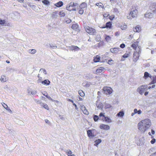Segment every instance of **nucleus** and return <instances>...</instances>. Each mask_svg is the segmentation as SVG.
I'll use <instances>...</instances> for the list:
<instances>
[{"instance_id": "f257e3e1", "label": "nucleus", "mask_w": 156, "mask_h": 156, "mask_svg": "<svg viewBox=\"0 0 156 156\" xmlns=\"http://www.w3.org/2000/svg\"><path fill=\"white\" fill-rule=\"evenodd\" d=\"M151 124V120L149 119H146L143 120L138 123V129L141 132L144 133L149 128Z\"/></svg>"}, {"instance_id": "f03ea898", "label": "nucleus", "mask_w": 156, "mask_h": 156, "mask_svg": "<svg viewBox=\"0 0 156 156\" xmlns=\"http://www.w3.org/2000/svg\"><path fill=\"white\" fill-rule=\"evenodd\" d=\"M84 29L90 35H94L96 33L95 29L89 26H85Z\"/></svg>"}, {"instance_id": "7ed1b4c3", "label": "nucleus", "mask_w": 156, "mask_h": 156, "mask_svg": "<svg viewBox=\"0 0 156 156\" xmlns=\"http://www.w3.org/2000/svg\"><path fill=\"white\" fill-rule=\"evenodd\" d=\"M105 113H100L99 116L100 117H103V118L101 119V120L103 121H105L109 123L111 122H112V120L110 119V118L106 117L105 116L104 114Z\"/></svg>"}, {"instance_id": "20e7f679", "label": "nucleus", "mask_w": 156, "mask_h": 156, "mask_svg": "<svg viewBox=\"0 0 156 156\" xmlns=\"http://www.w3.org/2000/svg\"><path fill=\"white\" fill-rule=\"evenodd\" d=\"M140 53V50L138 52H134L133 58V60L134 62H136L139 59Z\"/></svg>"}, {"instance_id": "39448f33", "label": "nucleus", "mask_w": 156, "mask_h": 156, "mask_svg": "<svg viewBox=\"0 0 156 156\" xmlns=\"http://www.w3.org/2000/svg\"><path fill=\"white\" fill-rule=\"evenodd\" d=\"M103 90L106 94H110L112 93L113 91L112 89L108 87H104L103 88Z\"/></svg>"}, {"instance_id": "423d86ee", "label": "nucleus", "mask_w": 156, "mask_h": 156, "mask_svg": "<svg viewBox=\"0 0 156 156\" xmlns=\"http://www.w3.org/2000/svg\"><path fill=\"white\" fill-rule=\"evenodd\" d=\"M147 88V85H141L138 88L137 91L140 94H142Z\"/></svg>"}, {"instance_id": "0eeeda50", "label": "nucleus", "mask_w": 156, "mask_h": 156, "mask_svg": "<svg viewBox=\"0 0 156 156\" xmlns=\"http://www.w3.org/2000/svg\"><path fill=\"white\" fill-rule=\"evenodd\" d=\"M76 6V4H74L73 2H71L69 5L67 6L66 7V9L70 11H73L76 10V9L74 8V7Z\"/></svg>"}, {"instance_id": "6e6552de", "label": "nucleus", "mask_w": 156, "mask_h": 156, "mask_svg": "<svg viewBox=\"0 0 156 156\" xmlns=\"http://www.w3.org/2000/svg\"><path fill=\"white\" fill-rule=\"evenodd\" d=\"M138 11L137 10L135 9L131 10L130 12L129 15L132 18L136 17L137 16Z\"/></svg>"}, {"instance_id": "1a4fd4ad", "label": "nucleus", "mask_w": 156, "mask_h": 156, "mask_svg": "<svg viewBox=\"0 0 156 156\" xmlns=\"http://www.w3.org/2000/svg\"><path fill=\"white\" fill-rule=\"evenodd\" d=\"M149 9L153 13L156 14V2L152 4L150 6Z\"/></svg>"}, {"instance_id": "9d476101", "label": "nucleus", "mask_w": 156, "mask_h": 156, "mask_svg": "<svg viewBox=\"0 0 156 156\" xmlns=\"http://www.w3.org/2000/svg\"><path fill=\"white\" fill-rule=\"evenodd\" d=\"M121 51L119 48H114L110 49V51L114 54H117Z\"/></svg>"}, {"instance_id": "9b49d317", "label": "nucleus", "mask_w": 156, "mask_h": 156, "mask_svg": "<svg viewBox=\"0 0 156 156\" xmlns=\"http://www.w3.org/2000/svg\"><path fill=\"white\" fill-rule=\"evenodd\" d=\"M99 127L101 129L106 130H108L110 129V126L108 125L103 124L100 125Z\"/></svg>"}, {"instance_id": "f8f14e48", "label": "nucleus", "mask_w": 156, "mask_h": 156, "mask_svg": "<svg viewBox=\"0 0 156 156\" xmlns=\"http://www.w3.org/2000/svg\"><path fill=\"white\" fill-rule=\"evenodd\" d=\"M80 108L82 110L83 112L85 114L88 115L89 114L88 112L86 109L85 107L83 105L80 106Z\"/></svg>"}, {"instance_id": "ddd939ff", "label": "nucleus", "mask_w": 156, "mask_h": 156, "mask_svg": "<svg viewBox=\"0 0 156 156\" xmlns=\"http://www.w3.org/2000/svg\"><path fill=\"white\" fill-rule=\"evenodd\" d=\"M112 27V24L110 22H108L106 23L105 26L101 27L102 28H109L111 29Z\"/></svg>"}, {"instance_id": "4468645a", "label": "nucleus", "mask_w": 156, "mask_h": 156, "mask_svg": "<svg viewBox=\"0 0 156 156\" xmlns=\"http://www.w3.org/2000/svg\"><path fill=\"white\" fill-rule=\"evenodd\" d=\"M141 30V27L139 25L136 26L133 28V30L135 32H140Z\"/></svg>"}, {"instance_id": "2eb2a0df", "label": "nucleus", "mask_w": 156, "mask_h": 156, "mask_svg": "<svg viewBox=\"0 0 156 156\" xmlns=\"http://www.w3.org/2000/svg\"><path fill=\"white\" fill-rule=\"evenodd\" d=\"M101 58L99 55H97L94 57L93 61L95 62H100Z\"/></svg>"}, {"instance_id": "dca6fc26", "label": "nucleus", "mask_w": 156, "mask_h": 156, "mask_svg": "<svg viewBox=\"0 0 156 156\" xmlns=\"http://www.w3.org/2000/svg\"><path fill=\"white\" fill-rule=\"evenodd\" d=\"M152 76L150 75L147 72H145L144 73V75L143 78L145 79H147L148 77H150L151 79H152Z\"/></svg>"}, {"instance_id": "f3484780", "label": "nucleus", "mask_w": 156, "mask_h": 156, "mask_svg": "<svg viewBox=\"0 0 156 156\" xmlns=\"http://www.w3.org/2000/svg\"><path fill=\"white\" fill-rule=\"evenodd\" d=\"M139 42L138 41H136L134 42L131 45V47H132L134 50H136V48L138 45Z\"/></svg>"}, {"instance_id": "a211bd4d", "label": "nucleus", "mask_w": 156, "mask_h": 156, "mask_svg": "<svg viewBox=\"0 0 156 156\" xmlns=\"http://www.w3.org/2000/svg\"><path fill=\"white\" fill-rule=\"evenodd\" d=\"M152 80L151 82L149 83V85L154 84L156 83V75L154 76H152Z\"/></svg>"}, {"instance_id": "6ab92c4d", "label": "nucleus", "mask_w": 156, "mask_h": 156, "mask_svg": "<svg viewBox=\"0 0 156 156\" xmlns=\"http://www.w3.org/2000/svg\"><path fill=\"white\" fill-rule=\"evenodd\" d=\"M95 5L98 6L99 8H102V9H104V5L101 2L96 3L95 4Z\"/></svg>"}, {"instance_id": "aec40b11", "label": "nucleus", "mask_w": 156, "mask_h": 156, "mask_svg": "<svg viewBox=\"0 0 156 156\" xmlns=\"http://www.w3.org/2000/svg\"><path fill=\"white\" fill-rule=\"evenodd\" d=\"M87 133L88 135V136L89 137H94V134H93L91 130H88L87 131Z\"/></svg>"}, {"instance_id": "412c9836", "label": "nucleus", "mask_w": 156, "mask_h": 156, "mask_svg": "<svg viewBox=\"0 0 156 156\" xmlns=\"http://www.w3.org/2000/svg\"><path fill=\"white\" fill-rule=\"evenodd\" d=\"M87 3L84 2L81 4L80 5V8L83 9L87 8Z\"/></svg>"}, {"instance_id": "4be33fe9", "label": "nucleus", "mask_w": 156, "mask_h": 156, "mask_svg": "<svg viewBox=\"0 0 156 156\" xmlns=\"http://www.w3.org/2000/svg\"><path fill=\"white\" fill-rule=\"evenodd\" d=\"M152 13L151 12L147 13L145 14V17L148 18H151L153 17Z\"/></svg>"}, {"instance_id": "5701e85b", "label": "nucleus", "mask_w": 156, "mask_h": 156, "mask_svg": "<svg viewBox=\"0 0 156 156\" xmlns=\"http://www.w3.org/2000/svg\"><path fill=\"white\" fill-rule=\"evenodd\" d=\"M63 2L62 1H59V2L56 3L55 4V5L58 7H60L63 5Z\"/></svg>"}, {"instance_id": "b1692460", "label": "nucleus", "mask_w": 156, "mask_h": 156, "mask_svg": "<svg viewBox=\"0 0 156 156\" xmlns=\"http://www.w3.org/2000/svg\"><path fill=\"white\" fill-rule=\"evenodd\" d=\"M50 83V81L48 80H45L41 82L42 84L46 85H48Z\"/></svg>"}, {"instance_id": "393cba45", "label": "nucleus", "mask_w": 156, "mask_h": 156, "mask_svg": "<svg viewBox=\"0 0 156 156\" xmlns=\"http://www.w3.org/2000/svg\"><path fill=\"white\" fill-rule=\"evenodd\" d=\"M78 25L77 24H73L72 25V28L76 30L78 29Z\"/></svg>"}, {"instance_id": "a878e982", "label": "nucleus", "mask_w": 156, "mask_h": 156, "mask_svg": "<svg viewBox=\"0 0 156 156\" xmlns=\"http://www.w3.org/2000/svg\"><path fill=\"white\" fill-rule=\"evenodd\" d=\"M104 69V68L103 67H100L98 68L96 70V72L97 73H101L103 70Z\"/></svg>"}, {"instance_id": "bb28decb", "label": "nucleus", "mask_w": 156, "mask_h": 156, "mask_svg": "<svg viewBox=\"0 0 156 156\" xmlns=\"http://www.w3.org/2000/svg\"><path fill=\"white\" fill-rule=\"evenodd\" d=\"M105 39L107 42H110L111 40V37L109 36L106 35Z\"/></svg>"}, {"instance_id": "cd10ccee", "label": "nucleus", "mask_w": 156, "mask_h": 156, "mask_svg": "<svg viewBox=\"0 0 156 156\" xmlns=\"http://www.w3.org/2000/svg\"><path fill=\"white\" fill-rule=\"evenodd\" d=\"M71 48L72 50H79L80 49L77 46H71Z\"/></svg>"}, {"instance_id": "c85d7f7f", "label": "nucleus", "mask_w": 156, "mask_h": 156, "mask_svg": "<svg viewBox=\"0 0 156 156\" xmlns=\"http://www.w3.org/2000/svg\"><path fill=\"white\" fill-rule=\"evenodd\" d=\"M2 105L5 108L9 111L11 112V110L8 107L7 105L4 103H3Z\"/></svg>"}, {"instance_id": "c756f323", "label": "nucleus", "mask_w": 156, "mask_h": 156, "mask_svg": "<svg viewBox=\"0 0 156 156\" xmlns=\"http://www.w3.org/2000/svg\"><path fill=\"white\" fill-rule=\"evenodd\" d=\"M66 153L68 156H70L73 154V152L70 150H67L66 151Z\"/></svg>"}, {"instance_id": "7c9ffc66", "label": "nucleus", "mask_w": 156, "mask_h": 156, "mask_svg": "<svg viewBox=\"0 0 156 156\" xmlns=\"http://www.w3.org/2000/svg\"><path fill=\"white\" fill-rule=\"evenodd\" d=\"M5 21V20H2L0 18V25L2 26H6Z\"/></svg>"}, {"instance_id": "2f4dec72", "label": "nucleus", "mask_w": 156, "mask_h": 156, "mask_svg": "<svg viewBox=\"0 0 156 156\" xmlns=\"http://www.w3.org/2000/svg\"><path fill=\"white\" fill-rule=\"evenodd\" d=\"M101 142V140L100 139H98L95 141L94 145L97 146Z\"/></svg>"}, {"instance_id": "473e14b6", "label": "nucleus", "mask_w": 156, "mask_h": 156, "mask_svg": "<svg viewBox=\"0 0 156 156\" xmlns=\"http://www.w3.org/2000/svg\"><path fill=\"white\" fill-rule=\"evenodd\" d=\"M79 94L82 97H83L85 95V94L82 90H80L78 91Z\"/></svg>"}, {"instance_id": "72a5a7b5", "label": "nucleus", "mask_w": 156, "mask_h": 156, "mask_svg": "<svg viewBox=\"0 0 156 156\" xmlns=\"http://www.w3.org/2000/svg\"><path fill=\"white\" fill-rule=\"evenodd\" d=\"M42 2L44 4L46 5H48L50 4L48 0H43Z\"/></svg>"}, {"instance_id": "f704fd0d", "label": "nucleus", "mask_w": 156, "mask_h": 156, "mask_svg": "<svg viewBox=\"0 0 156 156\" xmlns=\"http://www.w3.org/2000/svg\"><path fill=\"white\" fill-rule=\"evenodd\" d=\"M0 80L2 82H5L7 81V79L5 76H1Z\"/></svg>"}, {"instance_id": "c9c22d12", "label": "nucleus", "mask_w": 156, "mask_h": 156, "mask_svg": "<svg viewBox=\"0 0 156 156\" xmlns=\"http://www.w3.org/2000/svg\"><path fill=\"white\" fill-rule=\"evenodd\" d=\"M130 54V52H128L126 53L124 55H122V57L124 58H126L129 57Z\"/></svg>"}, {"instance_id": "e433bc0d", "label": "nucleus", "mask_w": 156, "mask_h": 156, "mask_svg": "<svg viewBox=\"0 0 156 156\" xmlns=\"http://www.w3.org/2000/svg\"><path fill=\"white\" fill-rule=\"evenodd\" d=\"M117 115L119 117H122L124 115V113L122 111L120 112L118 114H117Z\"/></svg>"}, {"instance_id": "4c0bfd02", "label": "nucleus", "mask_w": 156, "mask_h": 156, "mask_svg": "<svg viewBox=\"0 0 156 156\" xmlns=\"http://www.w3.org/2000/svg\"><path fill=\"white\" fill-rule=\"evenodd\" d=\"M59 15L60 16L63 17L65 16V14L63 11H62L59 12Z\"/></svg>"}, {"instance_id": "58836bf2", "label": "nucleus", "mask_w": 156, "mask_h": 156, "mask_svg": "<svg viewBox=\"0 0 156 156\" xmlns=\"http://www.w3.org/2000/svg\"><path fill=\"white\" fill-rule=\"evenodd\" d=\"M43 107L45 109H46L48 110H49V108L47 104H44L43 105Z\"/></svg>"}, {"instance_id": "ea45409f", "label": "nucleus", "mask_w": 156, "mask_h": 156, "mask_svg": "<svg viewBox=\"0 0 156 156\" xmlns=\"http://www.w3.org/2000/svg\"><path fill=\"white\" fill-rule=\"evenodd\" d=\"M30 51H31L30 53L31 54H34L37 51L36 50L34 49H30Z\"/></svg>"}, {"instance_id": "a19ab883", "label": "nucleus", "mask_w": 156, "mask_h": 156, "mask_svg": "<svg viewBox=\"0 0 156 156\" xmlns=\"http://www.w3.org/2000/svg\"><path fill=\"white\" fill-rule=\"evenodd\" d=\"M84 12V10L83 9L80 8L79 11V13L80 14H82Z\"/></svg>"}, {"instance_id": "79ce46f5", "label": "nucleus", "mask_w": 156, "mask_h": 156, "mask_svg": "<svg viewBox=\"0 0 156 156\" xmlns=\"http://www.w3.org/2000/svg\"><path fill=\"white\" fill-rule=\"evenodd\" d=\"M71 20L70 19H69L67 18V19H66L65 20V22L67 23H71Z\"/></svg>"}, {"instance_id": "37998d69", "label": "nucleus", "mask_w": 156, "mask_h": 156, "mask_svg": "<svg viewBox=\"0 0 156 156\" xmlns=\"http://www.w3.org/2000/svg\"><path fill=\"white\" fill-rule=\"evenodd\" d=\"M98 119H99V117L98 116L96 115H95L94 116V119L95 121V122L97 121H98Z\"/></svg>"}, {"instance_id": "c03bdc74", "label": "nucleus", "mask_w": 156, "mask_h": 156, "mask_svg": "<svg viewBox=\"0 0 156 156\" xmlns=\"http://www.w3.org/2000/svg\"><path fill=\"white\" fill-rule=\"evenodd\" d=\"M46 96H45V97H46L49 100L53 101L52 98L48 95V93L47 92H46Z\"/></svg>"}, {"instance_id": "a18cd8bd", "label": "nucleus", "mask_w": 156, "mask_h": 156, "mask_svg": "<svg viewBox=\"0 0 156 156\" xmlns=\"http://www.w3.org/2000/svg\"><path fill=\"white\" fill-rule=\"evenodd\" d=\"M125 45L124 44H122L120 45V47L122 48H123L125 47Z\"/></svg>"}, {"instance_id": "49530a36", "label": "nucleus", "mask_w": 156, "mask_h": 156, "mask_svg": "<svg viewBox=\"0 0 156 156\" xmlns=\"http://www.w3.org/2000/svg\"><path fill=\"white\" fill-rule=\"evenodd\" d=\"M109 15V14H108L107 13H105L103 14V16L104 17H108Z\"/></svg>"}, {"instance_id": "de8ad7c7", "label": "nucleus", "mask_w": 156, "mask_h": 156, "mask_svg": "<svg viewBox=\"0 0 156 156\" xmlns=\"http://www.w3.org/2000/svg\"><path fill=\"white\" fill-rule=\"evenodd\" d=\"M155 87V85L154 84L153 85L151 86H149L148 87V89H150L151 88H154Z\"/></svg>"}, {"instance_id": "09e8293b", "label": "nucleus", "mask_w": 156, "mask_h": 156, "mask_svg": "<svg viewBox=\"0 0 156 156\" xmlns=\"http://www.w3.org/2000/svg\"><path fill=\"white\" fill-rule=\"evenodd\" d=\"M115 18L114 15H112L109 16V18L111 20H112Z\"/></svg>"}, {"instance_id": "8fccbe9b", "label": "nucleus", "mask_w": 156, "mask_h": 156, "mask_svg": "<svg viewBox=\"0 0 156 156\" xmlns=\"http://www.w3.org/2000/svg\"><path fill=\"white\" fill-rule=\"evenodd\" d=\"M155 141H156L155 139L154 138H153L151 141V144H153L155 142Z\"/></svg>"}, {"instance_id": "3c124183", "label": "nucleus", "mask_w": 156, "mask_h": 156, "mask_svg": "<svg viewBox=\"0 0 156 156\" xmlns=\"http://www.w3.org/2000/svg\"><path fill=\"white\" fill-rule=\"evenodd\" d=\"M137 111H138L137 110V109H136V108L135 109H134V113H132V116H133L134 114L137 113Z\"/></svg>"}, {"instance_id": "603ef678", "label": "nucleus", "mask_w": 156, "mask_h": 156, "mask_svg": "<svg viewBox=\"0 0 156 156\" xmlns=\"http://www.w3.org/2000/svg\"><path fill=\"white\" fill-rule=\"evenodd\" d=\"M119 34L120 33L119 32L117 31L115 33V36H119Z\"/></svg>"}, {"instance_id": "864d4df0", "label": "nucleus", "mask_w": 156, "mask_h": 156, "mask_svg": "<svg viewBox=\"0 0 156 156\" xmlns=\"http://www.w3.org/2000/svg\"><path fill=\"white\" fill-rule=\"evenodd\" d=\"M150 156H156V151L154 153L151 154Z\"/></svg>"}, {"instance_id": "5fc2aeb1", "label": "nucleus", "mask_w": 156, "mask_h": 156, "mask_svg": "<svg viewBox=\"0 0 156 156\" xmlns=\"http://www.w3.org/2000/svg\"><path fill=\"white\" fill-rule=\"evenodd\" d=\"M45 122L47 123H48V124L50 123V122L47 119H45Z\"/></svg>"}, {"instance_id": "6e6d98bb", "label": "nucleus", "mask_w": 156, "mask_h": 156, "mask_svg": "<svg viewBox=\"0 0 156 156\" xmlns=\"http://www.w3.org/2000/svg\"><path fill=\"white\" fill-rule=\"evenodd\" d=\"M67 101H70V102H72L73 103H74L73 101V100H72L70 99H68Z\"/></svg>"}, {"instance_id": "4d7b16f0", "label": "nucleus", "mask_w": 156, "mask_h": 156, "mask_svg": "<svg viewBox=\"0 0 156 156\" xmlns=\"http://www.w3.org/2000/svg\"><path fill=\"white\" fill-rule=\"evenodd\" d=\"M142 112L140 110H139L137 111V113L138 114H140Z\"/></svg>"}, {"instance_id": "13d9d810", "label": "nucleus", "mask_w": 156, "mask_h": 156, "mask_svg": "<svg viewBox=\"0 0 156 156\" xmlns=\"http://www.w3.org/2000/svg\"><path fill=\"white\" fill-rule=\"evenodd\" d=\"M123 27H124L123 29L122 28V30L126 29L127 27V26L126 25H124L123 26Z\"/></svg>"}, {"instance_id": "bf43d9fd", "label": "nucleus", "mask_w": 156, "mask_h": 156, "mask_svg": "<svg viewBox=\"0 0 156 156\" xmlns=\"http://www.w3.org/2000/svg\"><path fill=\"white\" fill-rule=\"evenodd\" d=\"M40 75L39 74H38V78H39V79L40 80H41V79H42V77H41L40 76Z\"/></svg>"}, {"instance_id": "052dcab7", "label": "nucleus", "mask_w": 156, "mask_h": 156, "mask_svg": "<svg viewBox=\"0 0 156 156\" xmlns=\"http://www.w3.org/2000/svg\"><path fill=\"white\" fill-rule=\"evenodd\" d=\"M106 106H107V108H109L111 107V105L109 104L107 105Z\"/></svg>"}, {"instance_id": "680f3d73", "label": "nucleus", "mask_w": 156, "mask_h": 156, "mask_svg": "<svg viewBox=\"0 0 156 156\" xmlns=\"http://www.w3.org/2000/svg\"><path fill=\"white\" fill-rule=\"evenodd\" d=\"M148 92L146 91L144 93V95L145 96H146L148 94Z\"/></svg>"}, {"instance_id": "e2e57ef3", "label": "nucleus", "mask_w": 156, "mask_h": 156, "mask_svg": "<svg viewBox=\"0 0 156 156\" xmlns=\"http://www.w3.org/2000/svg\"><path fill=\"white\" fill-rule=\"evenodd\" d=\"M151 133L153 135L155 133L154 131L153 130H151Z\"/></svg>"}, {"instance_id": "0e129e2a", "label": "nucleus", "mask_w": 156, "mask_h": 156, "mask_svg": "<svg viewBox=\"0 0 156 156\" xmlns=\"http://www.w3.org/2000/svg\"><path fill=\"white\" fill-rule=\"evenodd\" d=\"M73 105L75 106L76 109L77 108L76 105L74 103H73Z\"/></svg>"}, {"instance_id": "69168bd1", "label": "nucleus", "mask_w": 156, "mask_h": 156, "mask_svg": "<svg viewBox=\"0 0 156 156\" xmlns=\"http://www.w3.org/2000/svg\"><path fill=\"white\" fill-rule=\"evenodd\" d=\"M79 100H80V101H82L83 100V99L80 97H79Z\"/></svg>"}, {"instance_id": "338daca9", "label": "nucleus", "mask_w": 156, "mask_h": 156, "mask_svg": "<svg viewBox=\"0 0 156 156\" xmlns=\"http://www.w3.org/2000/svg\"><path fill=\"white\" fill-rule=\"evenodd\" d=\"M46 92H44V93L43 94L45 96H46Z\"/></svg>"}, {"instance_id": "774afa93", "label": "nucleus", "mask_w": 156, "mask_h": 156, "mask_svg": "<svg viewBox=\"0 0 156 156\" xmlns=\"http://www.w3.org/2000/svg\"><path fill=\"white\" fill-rule=\"evenodd\" d=\"M70 156H76L74 154H72Z\"/></svg>"}]
</instances>
